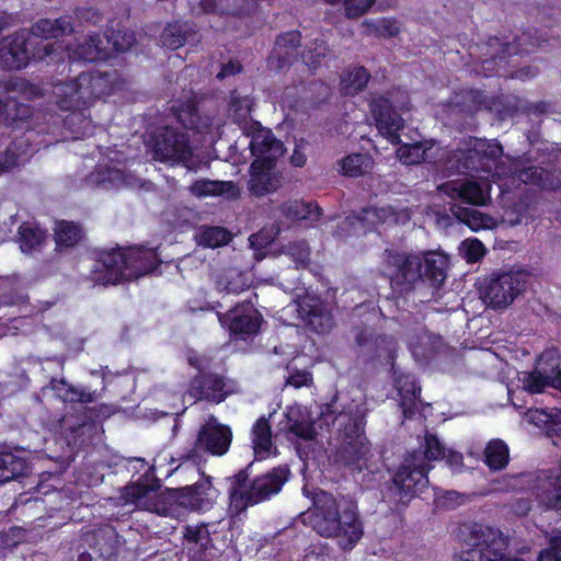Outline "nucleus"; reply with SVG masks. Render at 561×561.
Instances as JSON below:
<instances>
[{
    "instance_id": "f257e3e1",
    "label": "nucleus",
    "mask_w": 561,
    "mask_h": 561,
    "mask_svg": "<svg viewBox=\"0 0 561 561\" xmlns=\"http://www.w3.org/2000/svg\"><path fill=\"white\" fill-rule=\"evenodd\" d=\"M94 261L91 279L103 286L125 283L154 272L162 263L158 248L145 245L96 247L90 251Z\"/></svg>"
},
{
    "instance_id": "f03ea898",
    "label": "nucleus",
    "mask_w": 561,
    "mask_h": 561,
    "mask_svg": "<svg viewBox=\"0 0 561 561\" xmlns=\"http://www.w3.org/2000/svg\"><path fill=\"white\" fill-rule=\"evenodd\" d=\"M304 493L312 497L313 506L301 515L302 522L324 538H336L342 549H351L363 536V525L353 505L340 512L336 500L322 490Z\"/></svg>"
},
{
    "instance_id": "7ed1b4c3",
    "label": "nucleus",
    "mask_w": 561,
    "mask_h": 561,
    "mask_svg": "<svg viewBox=\"0 0 561 561\" xmlns=\"http://www.w3.org/2000/svg\"><path fill=\"white\" fill-rule=\"evenodd\" d=\"M251 154L254 160L250 164L248 188L253 196L263 197L276 192L280 186V173L276 164L285 148L267 128H259L250 141Z\"/></svg>"
},
{
    "instance_id": "20e7f679",
    "label": "nucleus",
    "mask_w": 561,
    "mask_h": 561,
    "mask_svg": "<svg viewBox=\"0 0 561 561\" xmlns=\"http://www.w3.org/2000/svg\"><path fill=\"white\" fill-rule=\"evenodd\" d=\"M321 420L331 423L337 432L341 456H367L369 442L365 435L366 413L358 404H348L337 410V398L321 409Z\"/></svg>"
},
{
    "instance_id": "39448f33",
    "label": "nucleus",
    "mask_w": 561,
    "mask_h": 561,
    "mask_svg": "<svg viewBox=\"0 0 561 561\" xmlns=\"http://www.w3.org/2000/svg\"><path fill=\"white\" fill-rule=\"evenodd\" d=\"M115 90V76L111 72L99 70L81 72L77 78L64 85V94L57 104L61 111L71 112V115L62 119L67 123L69 117L81 115L96 100L111 95Z\"/></svg>"
},
{
    "instance_id": "423d86ee",
    "label": "nucleus",
    "mask_w": 561,
    "mask_h": 561,
    "mask_svg": "<svg viewBox=\"0 0 561 561\" xmlns=\"http://www.w3.org/2000/svg\"><path fill=\"white\" fill-rule=\"evenodd\" d=\"M288 477L289 470L287 467L274 468L252 481H248L245 470L239 471L231 478L229 491L230 511L234 514H240L249 505L268 500L282 490Z\"/></svg>"
},
{
    "instance_id": "0eeeda50",
    "label": "nucleus",
    "mask_w": 561,
    "mask_h": 561,
    "mask_svg": "<svg viewBox=\"0 0 561 561\" xmlns=\"http://www.w3.org/2000/svg\"><path fill=\"white\" fill-rule=\"evenodd\" d=\"M129 465L138 470L145 465L148 466L147 471L134 483L126 485L122 490V500L125 504L148 512L157 513L161 516L175 515L176 507L169 505L162 493L160 492V479L154 474V466L146 462L145 458H128Z\"/></svg>"
},
{
    "instance_id": "6e6552de",
    "label": "nucleus",
    "mask_w": 561,
    "mask_h": 561,
    "mask_svg": "<svg viewBox=\"0 0 561 561\" xmlns=\"http://www.w3.org/2000/svg\"><path fill=\"white\" fill-rule=\"evenodd\" d=\"M187 364L197 373L190 379L187 394L195 401H206L211 404L224 402L232 390L228 388L226 377L211 370V358L190 351Z\"/></svg>"
},
{
    "instance_id": "1a4fd4ad",
    "label": "nucleus",
    "mask_w": 561,
    "mask_h": 561,
    "mask_svg": "<svg viewBox=\"0 0 561 561\" xmlns=\"http://www.w3.org/2000/svg\"><path fill=\"white\" fill-rule=\"evenodd\" d=\"M503 156V147L496 140L472 137L466 149L454 152L455 168L458 173L488 179Z\"/></svg>"
},
{
    "instance_id": "9d476101",
    "label": "nucleus",
    "mask_w": 561,
    "mask_h": 561,
    "mask_svg": "<svg viewBox=\"0 0 561 561\" xmlns=\"http://www.w3.org/2000/svg\"><path fill=\"white\" fill-rule=\"evenodd\" d=\"M466 541L468 549L462 552L461 561H523L505 557L507 539L493 527L474 524Z\"/></svg>"
},
{
    "instance_id": "9b49d317",
    "label": "nucleus",
    "mask_w": 561,
    "mask_h": 561,
    "mask_svg": "<svg viewBox=\"0 0 561 561\" xmlns=\"http://www.w3.org/2000/svg\"><path fill=\"white\" fill-rule=\"evenodd\" d=\"M54 51V44L46 43L43 49H36L31 41V33L21 28L0 39V68L20 70L25 68L32 58L44 59Z\"/></svg>"
},
{
    "instance_id": "f8f14e48",
    "label": "nucleus",
    "mask_w": 561,
    "mask_h": 561,
    "mask_svg": "<svg viewBox=\"0 0 561 561\" xmlns=\"http://www.w3.org/2000/svg\"><path fill=\"white\" fill-rule=\"evenodd\" d=\"M421 254L387 249L383 253V274L399 295L413 291L421 279Z\"/></svg>"
},
{
    "instance_id": "ddd939ff",
    "label": "nucleus",
    "mask_w": 561,
    "mask_h": 561,
    "mask_svg": "<svg viewBox=\"0 0 561 561\" xmlns=\"http://www.w3.org/2000/svg\"><path fill=\"white\" fill-rule=\"evenodd\" d=\"M424 458H404L392 477L391 484L383 492V500L390 504H405L417 491L424 489L428 479Z\"/></svg>"
},
{
    "instance_id": "4468645a",
    "label": "nucleus",
    "mask_w": 561,
    "mask_h": 561,
    "mask_svg": "<svg viewBox=\"0 0 561 561\" xmlns=\"http://www.w3.org/2000/svg\"><path fill=\"white\" fill-rule=\"evenodd\" d=\"M148 147L159 162H187L193 151L186 131L169 125L159 126L149 135Z\"/></svg>"
},
{
    "instance_id": "2eb2a0df",
    "label": "nucleus",
    "mask_w": 561,
    "mask_h": 561,
    "mask_svg": "<svg viewBox=\"0 0 561 561\" xmlns=\"http://www.w3.org/2000/svg\"><path fill=\"white\" fill-rule=\"evenodd\" d=\"M526 275L519 272L492 273L484 278L480 295L491 308H506L526 290Z\"/></svg>"
},
{
    "instance_id": "dca6fc26",
    "label": "nucleus",
    "mask_w": 561,
    "mask_h": 561,
    "mask_svg": "<svg viewBox=\"0 0 561 561\" xmlns=\"http://www.w3.org/2000/svg\"><path fill=\"white\" fill-rule=\"evenodd\" d=\"M217 319L232 337L239 340L257 335L265 322L251 300L237 302L226 312H217Z\"/></svg>"
},
{
    "instance_id": "f3484780",
    "label": "nucleus",
    "mask_w": 561,
    "mask_h": 561,
    "mask_svg": "<svg viewBox=\"0 0 561 561\" xmlns=\"http://www.w3.org/2000/svg\"><path fill=\"white\" fill-rule=\"evenodd\" d=\"M172 499L173 501L169 505L176 507L175 515L172 516L179 518L181 516L180 508L195 512L210 510L217 499V490L213 488L208 480H204L193 485L174 490Z\"/></svg>"
},
{
    "instance_id": "a211bd4d",
    "label": "nucleus",
    "mask_w": 561,
    "mask_h": 561,
    "mask_svg": "<svg viewBox=\"0 0 561 561\" xmlns=\"http://www.w3.org/2000/svg\"><path fill=\"white\" fill-rule=\"evenodd\" d=\"M528 39H530L529 32H523L520 35L514 36L512 41L508 37H489L486 46L489 47L490 58L482 61L483 69L494 70L491 66L500 65L507 57L533 53V48L537 45L528 43Z\"/></svg>"
},
{
    "instance_id": "6ab92c4d",
    "label": "nucleus",
    "mask_w": 561,
    "mask_h": 561,
    "mask_svg": "<svg viewBox=\"0 0 561 561\" xmlns=\"http://www.w3.org/2000/svg\"><path fill=\"white\" fill-rule=\"evenodd\" d=\"M298 313L305 327L317 334L329 333L335 322L329 304L318 296H306L298 301Z\"/></svg>"
},
{
    "instance_id": "aec40b11",
    "label": "nucleus",
    "mask_w": 561,
    "mask_h": 561,
    "mask_svg": "<svg viewBox=\"0 0 561 561\" xmlns=\"http://www.w3.org/2000/svg\"><path fill=\"white\" fill-rule=\"evenodd\" d=\"M369 111L379 133L385 136L390 144L399 145L401 142L399 131L403 128L404 121L397 112L391 101L381 95L374 98L369 102Z\"/></svg>"
},
{
    "instance_id": "412c9836",
    "label": "nucleus",
    "mask_w": 561,
    "mask_h": 561,
    "mask_svg": "<svg viewBox=\"0 0 561 561\" xmlns=\"http://www.w3.org/2000/svg\"><path fill=\"white\" fill-rule=\"evenodd\" d=\"M355 344L360 350L362 355L367 362L379 359L393 351V340L386 334H379L371 327H355Z\"/></svg>"
},
{
    "instance_id": "4be33fe9",
    "label": "nucleus",
    "mask_w": 561,
    "mask_h": 561,
    "mask_svg": "<svg viewBox=\"0 0 561 561\" xmlns=\"http://www.w3.org/2000/svg\"><path fill=\"white\" fill-rule=\"evenodd\" d=\"M232 442V432L224 424H205L201 427L195 442V448L210 454L224 456Z\"/></svg>"
},
{
    "instance_id": "5701e85b",
    "label": "nucleus",
    "mask_w": 561,
    "mask_h": 561,
    "mask_svg": "<svg viewBox=\"0 0 561 561\" xmlns=\"http://www.w3.org/2000/svg\"><path fill=\"white\" fill-rule=\"evenodd\" d=\"M27 32L31 33V41L36 49H43L42 39L58 38L73 32V19L70 15H62L55 20L41 19L34 23Z\"/></svg>"
},
{
    "instance_id": "b1692460",
    "label": "nucleus",
    "mask_w": 561,
    "mask_h": 561,
    "mask_svg": "<svg viewBox=\"0 0 561 561\" xmlns=\"http://www.w3.org/2000/svg\"><path fill=\"white\" fill-rule=\"evenodd\" d=\"M422 270L420 283L427 284L433 289H439L447 277L449 261L438 252H426L421 255Z\"/></svg>"
},
{
    "instance_id": "393cba45",
    "label": "nucleus",
    "mask_w": 561,
    "mask_h": 561,
    "mask_svg": "<svg viewBox=\"0 0 561 561\" xmlns=\"http://www.w3.org/2000/svg\"><path fill=\"white\" fill-rule=\"evenodd\" d=\"M85 237V231L80 222L72 220H57L54 228L55 250L64 252L75 249Z\"/></svg>"
},
{
    "instance_id": "a878e982",
    "label": "nucleus",
    "mask_w": 561,
    "mask_h": 561,
    "mask_svg": "<svg viewBox=\"0 0 561 561\" xmlns=\"http://www.w3.org/2000/svg\"><path fill=\"white\" fill-rule=\"evenodd\" d=\"M51 389L57 397L68 403H93L98 400L99 394L95 390H90L83 386H73L65 379L50 380Z\"/></svg>"
},
{
    "instance_id": "bb28decb",
    "label": "nucleus",
    "mask_w": 561,
    "mask_h": 561,
    "mask_svg": "<svg viewBox=\"0 0 561 561\" xmlns=\"http://www.w3.org/2000/svg\"><path fill=\"white\" fill-rule=\"evenodd\" d=\"M190 191L197 197L222 195H230L234 197L239 194L238 187L232 181H218L208 179L194 181L190 186Z\"/></svg>"
},
{
    "instance_id": "cd10ccee",
    "label": "nucleus",
    "mask_w": 561,
    "mask_h": 561,
    "mask_svg": "<svg viewBox=\"0 0 561 561\" xmlns=\"http://www.w3.org/2000/svg\"><path fill=\"white\" fill-rule=\"evenodd\" d=\"M279 210L284 217L291 221L319 220L322 215V210L317 203L299 199L283 203Z\"/></svg>"
},
{
    "instance_id": "c85d7f7f",
    "label": "nucleus",
    "mask_w": 561,
    "mask_h": 561,
    "mask_svg": "<svg viewBox=\"0 0 561 561\" xmlns=\"http://www.w3.org/2000/svg\"><path fill=\"white\" fill-rule=\"evenodd\" d=\"M300 44L301 33L298 30L282 33L276 37L275 50H278V66L280 68L291 64V60L297 55Z\"/></svg>"
},
{
    "instance_id": "c756f323",
    "label": "nucleus",
    "mask_w": 561,
    "mask_h": 561,
    "mask_svg": "<svg viewBox=\"0 0 561 561\" xmlns=\"http://www.w3.org/2000/svg\"><path fill=\"white\" fill-rule=\"evenodd\" d=\"M369 79L370 73L364 66L348 68L341 76V91L345 95H355L367 87Z\"/></svg>"
},
{
    "instance_id": "7c9ffc66",
    "label": "nucleus",
    "mask_w": 561,
    "mask_h": 561,
    "mask_svg": "<svg viewBox=\"0 0 561 561\" xmlns=\"http://www.w3.org/2000/svg\"><path fill=\"white\" fill-rule=\"evenodd\" d=\"M231 239L232 233L227 228L220 226L203 225L196 234L198 244L211 249L226 245Z\"/></svg>"
},
{
    "instance_id": "2f4dec72",
    "label": "nucleus",
    "mask_w": 561,
    "mask_h": 561,
    "mask_svg": "<svg viewBox=\"0 0 561 561\" xmlns=\"http://www.w3.org/2000/svg\"><path fill=\"white\" fill-rule=\"evenodd\" d=\"M95 549L106 560L112 559L121 546L119 537L112 526L98 529L94 534Z\"/></svg>"
},
{
    "instance_id": "473e14b6",
    "label": "nucleus",
    "mask_w": 561,
    "mask_h": 561,
    "mask_svg": "<svg viewBox=\"0 0 561 561\" xmlns=\"http://www.w3.org/2000/svg\"><path fill=\"white\" fill-rule=\"evenodd\" d=\"M252 449L254 456L262 453H270L273 446L272 428L268 419L265 416L259 417L252 426Z\"/></svg>"
},
{
    "instance_id": "72a5a7b5",
    "label": "nucleus",
    "mask_w": 561,
    "mask_h": 561,
    "mask_svg": "<svg viewBox=\"0 0 561 561\" xmlns=\"http://www.w3.org/2000/svg\"><path fill=\"white\" fill-rule=\"evenodd\" d=\"M18 238L20 249L24 253L39 250L46 240V232L28 222H23L19 227Z\"/></svg>"
},
{
    "instance_id": "f704fd0d",
    "label": "nucleus",
    "mask_w": 561,
    "mask_h": 561,
    "mask_svg": "<svg viewBox=\"0 0 561 561\" xmlns=\"http://www.w3.org/2000/svg\"><path fill=\"white\" fill-rule=\"evenodd\" d=\"M518 181L525 184H533L543 190H556L559 185H553L552 173L541 167H527L516 171Z\"/></svg>"
},
{
    "instance_id": "c9c22d12",
    "label": "nucleus",
    "mask_w": 561,
    "mask_h": 561,
    "mask_svg": "<svg viewBox=\"0 0 561 561\" xmlns=\"http://www.w3.org/2000/svg\"><path fill=\"white\" fill-rule=\"evenodd\" d=\"M102 39L99 33H92L82 38V41H78L76 47L73 49V57L93 62L100 58V54L102 51Z\"/></svg>"
},
{
    "instance_id": "e433bc0d",
    "label": "nucleus",
    "mask_w": 561,
    "mask_h": 561,
    "mask_svg": "<svg viewBox=\"0 0 561 561\" xmlns=\"http://www.w3.org/2000/svg\"><path fill=\"white\" fill-rule=\"evenodd\" d=\"M296 412L297 411L290 409L286 414L288 419L287 432L306 443L316 440L318 432L314 427V423L308 420L294 419Z\"/></svg>"
},
{
    "instance_id": "4c0bfd02",
    "label": "nucleus",
    "mask_w": 561,
    "mask_h": 561,
    "mask_svg": "<svg viewBox=\"0 0 561 561\" xmlns=\"http://www.w3.org/2000/svg\"><path fill=\"white\" fill-rule=\"evenodd\" d=\"M370 158L363 153H351L341 161V172L348 178H359L367 172L370 167Z\"/></svg>"
},
{
    "instance_id": "58836bf2",
    "label": "nucleus",
    "mask_w": 561,
    "mask_h": 561,
    "mask_svg": "<svg viewBox=\"0 0 561 561\" xmlns=\"http://www.w3.org/2000/svg\"><path fill=\"white\" fill-rule=\"evenodd\" d=\"M283 253L294 263L296 268H306L310 264V247L306 240H296L283 245Z\"/></svg>"
},
{
    "instance_id": "ea45409f",
    "label": "nucleus",
    "mask_w": 561,
    "mask_h": 561,
    "mask_svg": "<svg viewBox=\"0 0 561 561\" xmlns=\"http://www.w3.org/2000/svg\"><path fill=\"white\" fill-rule=\"evenodd\" d=\"M160 41L169 49L175 50L186 42V31L180 22L168 23L163 28Z\"/></svg>"
},
{
    "instance_id": "a19ab883",
    "label": "nucleus",
    "mask_w": 561,
    "mask_h": 561,
    "mask_svg": "<svg viewBox=\"0 0 561 561\" xmlns=\"http://www.w3.org/2000/svg\"><path fill=\"white\" fill-rule=\"evenodd\" d=\"M328 51V45L323 41L316 39L305 47L301 59L309 69L317 70Z\"/></svg>"
},
{
    "instance_id": "79ce46f5",
    "label": "nucleus",
    "mask_w": 561,
    "mask_h": 561,
    "mask_svg": "<svg viewBox=\"0 0 561 561\" xmlns=\"http://www.w3.org/2000/svg\"><path fill=\"white\" fill-rule=\"evenodd\" d=\"M457 192L462 202L476 206H482L485 204L486 196L481 184L476 181H465L460 183Z\"/></svg>"
},
{
    "instance_id": "37998d69",
    "label": "nucleus",
    "mask_w": 561,
    "mask_h": 561,
    "mask_svg": "<svg viewBox=\"0 0 561 561\" xmlns=\"http://www.w3.org/2000/svg\"><path fill=\"white\" fill-rule=\"evenodd\" d=\"M420 447L422 448L421 456H462L458 451L447 449L438 436L428 431L425 432Z\"/></svg>"
},
{
    "instance_id": "c03bdc74",
    "label": "nucleus",
    "mask_w": 561,
    "mask_h": 561,
    "mask_svg": "<svg viewBox=\"0 0 561 561\" xmlns=\"http://www.w3.org/2000/svg\"><path fill=\"white\" fill-rule=\"evenodd\" d=\"M397 156L399 160L407 165L419 164L425 161L426 150L421 142L399 144Z\"/></svg>"
},
{
    "instance_id": "a18cd8bd",
    "label": "nucleus",
    "mask_w": 561,
    "mask_h": 561,
    "mask_svg": "<svg viewBox=\"0 0 561 561\" xmlns=\"http://www.w3.org/2000/svg\"><path fill=\"white\" fill-rule=\"evenodd\" d=\"M550 387V373L537 367L524 377V388L529 393H541Z\"/></svg>"
},
{
    "instance_id": "49530a36",
    "label": "nucleus",
    "mask_w": 561,
    "mask_h": 561,
    "mask_svg": "<svg viewBox=\"0 0 561 561\" xmlns=\"http://www.w3.org/2000/svg\"><path fill=\"white\" fill-rule=\"evenodd\" d=\"M184 538L188 543L196 545L199 550H206L210 546L211 539L207 525L186 526Z\"/></svg>"
},
{
    "instance_id": "de8ad7c7",
    "label": "nucleus",
    "mask_w": 561,
    "mask_h": 561,
    "mask_svg": "<svg viewBox=\"0 0 561 561\" xmlns=\"http://www.w3.org/2000/svg\"><path fill=\"white\" fill-rule=\"evenodd\" d=\"M237 0H201L199 5L206 13L239 15L241 8L234 5Z\"/></svg>"
},
{
    "instance_id": "09e8293b",
    "label": "nucleus",
    "mask_w": 561,
    "mask_h": 561,
    "mask_svg": "<svg viewBox=\"0 0 561 561\" xmlns=\"http://www.w3.org/2000/svg\"><path fill=\"white\" fill-rule=\"evenodd\" d=\"M460 251L467 263H478L486 253L484 244L477 238L462 241Z\"/></svg>"
},
{
    "instance_id": "8fccbe9b",
    "label": "nucleus",
    "mask_w": 561,
    "mask_h": 561,
    "mask_svg": "<svg viewBox=\"0 0 561 561\" xmlns=\"http://www.w3.org/2000/svg\"><path fill=\"white\" fill-rule=\"evenodd\" d=\"M24 468V458H10L9 462L0 458V484L22 476Z\"/></svg>"
},
{
    "instance_id": "3c124183",
    "label": "nucleus",
    "mask_w": 561,
    "mask_h": 561,
    "mask_svg": "<svg viewBox=\"0 0 561 561\" xmlns=\"http://www.w3.org/2000/svg\"><path fill=\"white\" fill-rule=\"evenodd\" d=\"M175 116L184 128L193 129L198 122V108L195 103L188 102L175 110Z\"/></svg>"
},
{
    "instance_id": "603ef678",
    "label": "nucleus",
    "mask_w": 561,
    "mask_h": 561,
    "mask_svg": "<svg viewBox=\"0 0 561 561\" xmlns=\"http://www.w3.org/2000/svg\"><path fill=\"white\" fill-rule=\"evenodd\" d=\"M397 388L400 397H421V386L411 374L399 376Z\"/></svg>"
},
{
    "instance_id": "864d4df0",
    "label": "nucleus",
    "mask_w": 561,
    "mask_h": 561,
    "mask_svg": "<svg viewBox=\"0 0 561 561\" xmlns=\"http://www.w3.org/2000/svg\"><path fill=\"white\" fill-rule=\"evenodd\" d=\"M376 0H345V14L348 19H358L366 14Z\"/></svg>"
},
{
    "instance_id": "5fc2aeb1",
    "label": "nucleus",
    "mask_w": 561,
    "mask_h": 561,
    "mask_svg": "<svg viewBox=\"0 0 561 561\" xmlns=\"http://www.w3.org/2000/svg\"><path fill=\"white\" fill-rule=\"evenodd\" d=\"M538 561H561V533L550 538L549 547L540 551Z\"/></svg>"
},
{
    "instance_id": "6e6d98bb",
    "label": "nucleus",
    "mask_w": 561,
    "mask_h": 561,
    "mask_svg": "<svg viewBox=\"0 0 561 561\" xmlns=\"http://www.w3.org/2000/svg\"><path fill=\"white\" fill-rule=\"evenodd\" d=\"M460 219L473 231H478L480 228L485 226L484 216L476 209L463 210L462 217Z\"/></svg>"
},
{
    "instance_id": "4d7b16f0",
    "label": "nucleus",
    "mask_w": 561,
    "mask_h": 561,
    "mask_svg": "<svg viewBox=\"0 0 561 561\" xmlns=\"http://www.w3.org/2000/svg\"><path fill=\"white\" fill-rule=\"evenodd\" d=\"M482 456H510L508 445L501 438H493L486 444Z\"/></svg>"
},
{
    "instance_id": "13d9d810",
    "label": "nucleus",
    "mask_w": 561,
    "mask_h": 561,
    "mask_svg": "<svg viewBox=\"0 0 561 561\" xmlns=\"http://www.w3.org/2000/svg\"><path fill=\"white\" fill-rule=\"evenodd\" d=\"M420 397H400V408L402 410L403 420H412L417 411V402Z\"/></svg>"
},
{
    "instance_id": "bf43d9fd",
    "label": "nucleus",
    "mask_w": 561,
    "mask_h": 561,
    "mask_svg": "<svg viewBox=\"0 0 561 561\" xmlns=\"http://www.w3.org/2000/svg\"><path fill=\"white\" fill-rule=\"evenodd\" d=\"M243 67L238 60L230 59L227 62L222 64L219 72L217 73L218 80H224L228 77L238 75L242 71Z\"/></svg>"
},
{
    "instance_id": "052dcab7",
    "label": "nucleus",
    "mask_w": 561,
    "mask_h": 561,
    "mask_svg": "<svg viewBox=\"0 0 561 561\" xmlns=\"http://www.w3.org/2000/svg\"><path fill=\"white\" fill-rule=\"evenodd\" d=\"M249 285L244 282L241 274H238L236 277L228 279L225 285V291L228 294L238 295L244 291Z\"/></svg>"
},
{
    "instance_id": "680f3d73",
    "label": "nucleus",
    "mask_w": 561,
    "mask_h": 561,
    "mask_svg": "<svg viewBox=\"0 0 561 561\" xmlns=\"http://www.w3.org/2000/svg\"><path fill=\"white\" fill-rule=\"evenodd\" d=\"M310 380H311V375L309 373L297 371L289 376L288 383L296 388H301L304 386H307Z\"/></svg>"
},
{
    "instance_id": "e2e57ef3",
    "label": "nucleus",
    "mask_w": 561,
    "mask_h": 561,
    "mask_svg": "<svg viewBox=\"0 0 561 561\" xmlns=\"http://www.w3.org/2000/svg\"><path fill=\"white\" fill-rule=\"evenodd\" d=\"M290 163L296 168H302L307 163V156L301 148V145H296L290 156Z\"/></svg>"
},
{
    "instance_id": "0e129e2a",
    "label": "nucleus",
    "mask_w": 561,
    "mask_h": 561,
    "mask_svg": "<svg viewBox=\"0 0 561 561\" xmlns=\"http://www.w3.org/2000/svg\"><path fill=\"white\" fill-rule=\"evenodd\" d=\"M553 364H551V373H550V387L561 391V367L557 363V359H553Z\"/></svg>"
},
{
    "instance_id": "69168bd1",
    "label": "nucleus",
    "mask_w": 561,
    "mask_h": 561,
    "mask_svg": "<svg viewBox=\"0 0 561 561\" xmlns=\"http://www.w3.org/2000/svg\"><path fill=\"white\" fill-rule=\"evenodd\" d=\"M319 459L320 458H316V457L304 459L302 467H301V472H302L305 478H307V472L308 471H314V469L317 467L321 466ZM322 460H323L322 461V466H324L325 460L330 461L331 458H322Z\"/></svg>"
},
{
    "instance_id": "338daca9",
    "label": "nucleus",
    "mask_w": 561,
    "mask_h": 561,
    "mask_svg": "<svg viewBox=\"0 0 561 561\" xmlns=\"http://www.w3.org/2000/svg\"><path fill=\"white\" fill-rule=\"evenodd\" d=\"M508 459L510 458H482L483 462L494 471L504 469L508 463Z\"/></svg>"
},
{
    "instance_id": "774afa93",
    "label": "nucleus",
    "mask_w": 561,
    "mask_h": 561,
    "mask_svg": "<svg viewBox=\"0 0 561 561\" xmlns=\"http://www.w3.org/2000/svg\"><path fill=\"white\" fill-rule=\"evenodd\" d=\"M536 75H537V70L533 69L531 67H523V68H519L517 71H515L514 78L526 79V78L535 77Z\"/></svg>"
}]
</instances>
